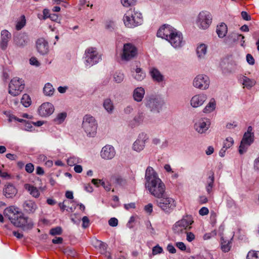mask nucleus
Segmentation results:
<instances>
[{
    "label": "nucleus",
    "mask_w": 259,
    "mask_h": 259,
    "mask_svg": "<svg viewBox=\"0 0 259 259\" xmlns=\"http://www.w3.org/2000/svg\"><path fill=\"white\" fill-rule=\"evenodd\" d=\"M14 41L16 45L20 47H23L26 45L28 41V35L25 33H19L14 36Z\"/></svg>",
    "instance_id": "23"
},
{
    "label": "nucleus",
    "mask_w": 259,
    "mask_h": 259,
    "mask_svg": "<svg viewBox=\"0 0 259 259\" xmlns=\"http://www.w3.org/2000/svg\"><path fill=\"white\" fill-rule=\"evenodd\" d=\"M186 233L187 234L186 239L188 241L191 242L195 239V235L193 233L187 231Z\"/></svg>",
    "instance_id": "58"
},
{
    "label": "nucleus",
    "mask_w": 259,
    "mask_h": 259,
    "mask_svg": "<svg viewBox=\"0 0 259 259\" xmlns=\"http://www.w3.org/2000/svg\"><path fill=\"white\" fill-rule=\"evenodd\" d=\"M98 124L95 118L90 115H85L82 123V127L90 137H94L97 133Z\"/></svg>",
    "instance_id": "6"
},
{
    "label": "nucleus",
    "mask_w": 259,
    "mask_h": 259,
    "mask_svg": "<svg viewBox=\"0 0 259 259\" xmlns=\"http://www.w3.org/2000/svg\"><path fill=\"white\" fill-rule=\"evenodd\" d=\"M216 32L219 37L223 38L227 33V25L225 23H222L220 25L217 26Z\"/></svg>",
    "instance_id": "30"
},
{
    "label": "nucleus",
    "mask_w": 259,
    "mask_h": 259,
    "mask_svg": "<svg viewBox=\"0 0 259 259\" xmlns=\"http://www.w3.org/2000/svg\"><path fill=\"white\" fill-rule=\"evenodd\" d=\"M234 143L233 138L231 137H228L224 142L223 147L228 149L231 147Z\"/></svg>",
    "instance_id": "48"
},
{
    "label": "nucleus",
    "mask_w": 259,
    "mask_h": 259,
    "mask_svg": "<svg viewBox=\"0 0 259 259\" xmlns=\"http://www.w3.org/2000/svg\"><path fill=\"white\" fill-rule=\"evenodd\" d=\"M145 179V188L152 196L156 198L164 196L166 193L165 185L152 167L147 168Z\"/></svg>",
    "instance_id": "1"
},
{
    "label": "nucleus",
    "mask_w": 259,
    "mask_h": 259,
    "mask_svg": "<svg viewBox=\"0 0 259 259\" xmlns=\"http://www.w3.org/2000/svg\"><path fill=\"white\" fill-rule=\"evenodd\" d=\"M115 153V150L112 146L106 145L102 148L100 155L103 159L108 160L112 159Z\"/></svg>",
    "instance_id": "19"
},
{
    "label": "nucleus",
    "mask_w": 259,
    "mask_h": 259,
    "mask_svg": "<svg viewBox=\"0 0 259 259\" xmlns=\"http://www.w3.org/2000/svg\"><path fill=\"white\" fill-rule=\"evenodd\" d=\"M138 55V49L136 47L131 43L124 44L121 59L124 61H130L136 58Z\"/></svg>",
    "instance_id": "11"
},
{
    "label": "nucleus",
    "mask_w": 259,
    "mask_h": 259,
    "mask_svg": "<svg viewBox=\"0 0 259 259\" xmlns=\"http://www.w3.org/2000/svg\"><path fill=\"white\" fill-rule=\"evenodd\" d=\"M176 30V29L172 26L164 24L158 30L157 36L168 40L171 35H172V34H174V32Z\"/></svg>",
    "instance_id": "16"
},
{
    "label": "nucleus",
    "mask_w": 259,
    "mask_h": 259,
    "mask_svg": "<svg viewBox=\"0 0 259 259\" xmlns=\"http://www.w3.org/2000/svg\"><path fill=\"white\" fill-rule=\"evenodd\" d=\"M216 107V102L214 98H211L209 103L206 105L203 110V112L205 113H209L212 112Z\"/></svg>",
    "instance_id": "31"
},
{
    "label": "nucleus",
    "mask_w": 259,
    "mask_h": 259,
    "mask_svg": "<svg viewBox=\"0 0 259 259\" xmlns=\"http://www.w3.org/2000/svg\"><path fill=\"white\" fill-rule=\"evenodd\" d=\"M207 52V46L204 44H199L196 49V55L198 60H204Z\"/></svg>",
    "instance_id": "26"
},
{
    "label": "nucleus",
    "mask_w": 259,
    "mask_h": 259,
    "mask_svg": "<svg viewBox=\"0 0 259 259\" xmlns=\"http://www.w3.org/2000/svg\"><path fill=\"white\" fill-rule=\"evenodd\" d=\"M108 223L111 227H116L118 225V220L115 218H112L109 220Z\"/></svg>",
    "instance_id": "56"
},
{
    "label": "nucleus",
    "mask_w": 259,
    "mask_h": 259,
    "mask_svg": "<svg viewBox=\"0 0 259 259\" xmlns=\"http://www.w3.org/2000/svg\"><path fill=\"white\" fill-rule=\"evenodd\" d=\"M30 64L32 65L38 67L40 65V63L38 61L37 59L35 57H31L30 59Z\"/></svg>",
    "instance_id": "57"
},
{
    "label": "nucleus",
    "mask_w": 259,
    "mask_h": 259,
    "mask_svg": "<svg viewBox=\"0 0 259 259\" xmlns=\"http://www.w3.org/2000/svg\"><path fill=\"white\" fill-rule=\"evenodd\" d=\"M24 87L25 84L22 79L14 77L9 83V93L13 96H18L24 90Z\"/></svg>",
    "instance_id": "10"
},
{
    "label": "nucleus",
    "mask_w": 259,
    "mask_h": 259,
    "mask_svg": "<svg viewBox=\"0 0 259 259\" xmlns=\"http://www.w3.org/2000/svg\"><path fill=\"white\" fill-rule=\"evenodd\" d=\"M103 106L108 113H111L114 109L112 102L110 99H106L104 100Z\"/></svg>",
    "instance_id": "36"
},
{
    "label": "nucleus",
    "mask_w": 259,
    "mask_h": 259,
    "mask_svg": "<svg viewBox=\"0 0 259 259\" xmlns=\"http://www.w3.org/2000/svg\"><path fill=\"white\" fill-rule=\"evenodd\" d=\"M24 188L29 192L30 194L33 197L37 198L39 196V192L36 187L30 184H26L24 185Z\"/></svg>",
    "instance_id": "32"
},
{
    "label": "nucleus",
    "mask_w": 259,
    "mask_h": 259,
    "mask_svg": "<svg viewBox=\"0 0 259 259\" xmlns=\"http://www.w3.org/2000/svg\"><path fill=\"white\" fill-rule=\"evenodd\" d=\"M176 246L181 250L184 251L186 249L185 244L182 242H177L176 243Z\"/></svg>",
    "instance_id": "63"
},
{
    "label": "nucleus",
    "mask_w": 259,
    "mask_h": 259,
    "mask_svg": "<svg viewBox=\"0 0 259 259\" xmlns=\"http://www.w3.org/2000/svg\"><path fill=\"white\" fill-rule=\"evenodd\" d=\"M38 114L42 117H47L51 115L54 111V107L52 104L46 102L42 104L39 107Z\"/></svg>",
    "instance_id": "17"
},
{
    "label": "nucleus",
    "mask_w": 259,
    "mask_h": 259,
    "mask_svg": "<svg viewBox=\"0 0 259 259\" xmlns=\"http://www.w3.org/2000/svg\"><path fill=\"white\" fill-rule=\"evenodd\" d=\"M240 38L242 39L241 41L244 43L245 41L243 40L244 38V36L243 35L236 33H231L227 37L226 41L228 43L231 44L239 40Z\"/></svg>",
    "instance_id": "29"
},
{
    "label": "nucleus",
    "mask_w": 259,
    "mask_h": 259,
    "mask_svg": "<svg viewBox=\"0 0 259 259\" xmlns=\"http://www.w3.org/2000/svg\"><path fill=\"white\" fill-rule=\"evenodd\" d=\"M144 114L143 113H139L135 117L134 121L138 124L142 122L144 119Z\"/></svg>",
    "instance_id": "50"
},
{
    "label": "nucleus",
    "mask_w": 259,
    "mask_h": 259,
    "mask_svg": "<svg viewBox=\"0 0 259 259\" xmlns=\"http://www.w3.org/2000/svg\"><path fill=\"white\" fill-rule=\"evenodd\" d=\"M101 186L107 191H109L111 190V185L108 183H106L105 182L102 181L101 182Z\"/></svg>",
    "instance_id": "62"
},
{
    "label": "nucleus",
    "mask_w": 259,
    "mask_h": 259,
    "mask_svg": "<svg viewBox=\"0 0 259 259\" xmlns=\"http://www.w3.org/2000/svg\"><path fill=\"white\" fill-rule=\"evenodd\" d=\"M66 116L67 114L66 112L59 113L57 115L53 121L56 124H61L65 120Z\"/></svg>",
    "instance_id": "37"
},
{
    "label": "nucleus",
    "mask_w": 259,
    "mask_h": 259,
    "mask_svg": "<svg viewBox=\"0 0 259 259\" xmlns=\"http://www.w3.org/2000/svg\"><path fill=\"white\" fill-rule=\"evenodd\" d=\"M144 101L145 106L153 113H159L164 105V101L155 95L147 96Z\"/></svg>",
    "instance_id": "4"
},
{
    "label": "nucleus",
    "mask_w": 259,
    "mask_h": 259,
    "mask_svg": "<svg viewBox=\"0 0 259 259\" xmlns=\"http://www.w3.org/2000/svg\"><path fill=\"white\" fill-rule=\"evenodd\" d=\"M148 140V137L146 134L143 133L140 134L137 139L133 144L132 149L137 152H140L144 149Z\"/></svg>",
    "instance_id": "14"
},
{
    "label": "nucleus",
    "mask_w": 259,
    "mask_h": 259,
    "mask_svg": "<svg viewBox=\"0 0 259 259\" xmlns=\"http://www.w3.org/2000/svg\"><path fill=\"white\" fill-rule=\"evenodd\" d=\"M221 248L222 250L227 252H228L231 248L230 242L228 241H225L224 239L222 237L221 238Z\"/></svg>",
    "instance_id": "41"
},
{
    "label": "nucleus",
    "mask_w": 259,
    "mask_h": 259,
    "mask_svg": "<svg viewBox=\"0 0 259 259\" xmlns=\"http://www.w3.org/2000/svg\"><path fill=\"white\" fill-rule=\"evenodd\" d=\"M111 181L119 185H123L125 183V180L120 177H113L112 178Z\"/></svg>",
    "instance_id": "45"
},
{
    "label": "nucleus",
    "mask_w": 259,
    "mask_h": 259,
    "mask_svg": "<svg viewBox=\"0 0 259 259\" xmlns=\"http://www.w3.org/2000/svg\"><path fill=\"white\" fill-rule=\"evenodd\" d=\"M241 16L244 20L248 21L251 20V17L248 15L247 12L242 11L241 12Z\"/></svg>",
    "instance_id": "64"
},
{
    "label": "nucleus",
    "mask_w": 259,
    "mask_h": 259,
    "mask_svg": "<svg viewBox=\"0 0 259 259\" xmlns=\"http://www.w3.org/2000/svg\"><path fill=\"white\" fill-rule=\"evenodd\" d=\"M242 80L244 87H246L248 89H251L256 83V81L255 80L250 79L246 76H243Z\"/></svg>",
    "instance_id": "35"
},
{
    "label": "nucleus",
    "mask_w": 259,
    "mask_h": 259,
    "mask_svg": "<svg viewBox=\"0 0 259 259\" xmlns=\"http://www.w3.org/2000/svg\"><path fill=\"white\" fill-rule=\"evenodd\" d=\"M67 162L69 166L75 165L76 163H79V159L77 157H71L67 159Z\"/></svg>",
    "instance_id": "47"
},
{
    "label": "nucleus",
    "mask_w": 259,
    "mask_h": 259,
    "mask_svg": "<svg viewBox=\"0 0 259 259\" xmlns=\"http://www.w3.org/2000/svg\"><path fill=\"white\" fill-rule=\"evenodd\" d=\"M84 64L87 67H91L99 63L102 59L101 55L94 47L88 48L84 52Z\"/></svg>",
    "instance_id": "8"
},
{
    "label": "nucleus",
    "mask_w": 259,
    "mask_h": 259,
    "mask_svg": "<svg viewBox=\"0 0 259 259\" xmlns=\"http://www.w3.org/2000/svg\"><path fill=\"white\" fill-rule=\"evenodd\" d=\"M144 209L147 212L151 213L153 211V204L152 203H148L145 206Z\"/></svg>",
    "instance_id": "59"
},
{
    "label": "nucleus",
    "mask_w": 259,
    "mask_h": 259,
    "mask_svg": "<svg viewBox=\"0 0 259 259\" xmlns=\"http://www.w3.org/2000/svg\"><path fill=\"white\" fill-rule=\"evenodd\" d=\"M124 79V75L121 72H116L114 74V80L119 83L121 82Z\"/></svg>",
    "instance_id": "44"
},
{
    "label": "nucleus",
    "mask_w": 259,
    "mask_h": 259,
    "mask_svg": "<svg viewBox=\"0 0 259 259\" xmlns=\"http://www.w3.org/2000/svg\"><path fill=\"white\" fill-rule=\"evenodd\" d=\"M193 223V220L192 217L186 215L174 225L172 227L174 232L179 235L185 234L187 230L191 228V225Z\"/></svg>",
    "instance_id": "7"
},
{
    "label": "nucleus",
    "mask_w": 259,
    "mask_h": 259,
    "mask_svg": "<svg viewBox=\"0 0 259 259\" xmlns=\"http://www.w3.org/2000/svg\"><path fill=\"white\" fill-rule=\"evenodd\" d=\"M136 0H121V3L124 7H128L136 4Z\"/></svg>",
    "instance_id": "52"
},
{
    "label": "nucleus",
    "mask_w": 259,
    "mask_h": 259,
    "mask_svg": "<svg viewBox=\"0 0 259 259\" xmlns=\"http://www.w3.org/2000/svg\"><path fill=\"white\" fill-rule=\"evenodd\" d=\"M214 177L213 174L208 177V184L206 187V189L208 194L210 193L213 186Z\"/></svg>",
    "instance_id": "42"
},
{
    "label": "nucleus",
    "mask_w": 259,
    "mask_h": 259,
    "mask_svg": "<svg viewBox=\"0 0 259 259\" xmlns=\"http://www.w3.org/2000/svg\"><path fill=\"white\" fill-rule=\"evenodd\" d=\"M145 94V91L143 88L138 87L133 92V99L135 101L140 102L142 101Z\"/></svg>",
    "instance_id": "27"
},
{
    "label": "nucleus",
    "mask_w": 259,
    "mask_h": 259,
    "mask_svg": "<svg viewBox=\"0 0 259 259\" xmlns=\"http://www.w3.org/2000/svg\"><path fill=\"white\" fill-rule=\"evenodd\" d=\"M150 74L152 78L157 82H161L163 79V76L157 69L153 68Z\"/></svg>",
    "instance_id": "33"
},
{
    "label": "nucleus",
    "mask_w": 259,
    "mask_h": 259,
    "mask_svg": "<svg viewBox=\"0 0 259 259\" xmlns=\"http://www.w3.org/2000/svg\"><path fill=\"white\" fill-rule=\"evenodd\" d=\"M4 214L7 217L11 223L17 227L22 228L23 230H29L32 228L33 223L31 219L24 217V214L18 211V209L14 206L6 208Z\"/></svg>",
    "instance_id": "2"
},
{
    "label": "nucleus",
    "mask_w": 259,
    "mask_h": 259,
    "mask_svg": "<svg viewBox=\"0 0 259 259\" xmlns=\"http://www.w3.org/2000/svg\"><path fill=\"white\" fill-rule=\"evenodd\" d=\"M64 253L67 255H69L72 257H74L77 254L75 250L68 247L65 249Z\"/></svg>",
    "instance_id": "51"
},
{
    "label": "nucleus",
    "mask_w": 259,
    "mask_h": 259,
    "mask_svg": "<svg viewBox=\"0 0 259 259\" xmlns=\"http://www.w3.org/2000/svg\"><path fill=\"white\" fill-rule=\"evenodd\" d=\"M252 127L249 126L243 135L239 148V152L242 154L246 152L248 147L253 143L254 134L252 133Z\"/></svg>",
    "instance_id": "9"
},
{
    "label": "nucleus",
    "mask_w": 259,
    "mask_h": 259,
    "mask_svg": "<svg viewBox=\"0 0 259 259\" xmlns=\"http://www.w3.org/2000/svg\"><path fill=\"white\" fill-rule=\"evenodd\" d=\"M36 47L38 52L42 55L47 54L49 52L48 42L43 38L37 39L36 42Z\"/></svg>",
    "instance_id": "20"
},
{
    "label": "nucleus",
    "mask_w": 259,
    "mask_h": 259,
    "mask_svg": "<svg viewBox=\"0 0 259 259\" xmlns=\"http://www.w3.org/2000/svg\"><path fill=\"white\" fill-rule=\"evenodd\" d=\"M92 244L97 249L99 250L101 253L105 254L107 251V245L101 240L96 238L92 240Z\"/></svg>",
    "instance_id": "25"
},
{
    "label": "nucleus",
    "mask_w": 259,
    "mask_h": 259,
    "mask_svg": "<svg viewBox=\"0 0 259 259\" xmlns=\"http://www.w3.org/2000/svg\"><path fill=\"white\" fill-rule=\"evenodd\" d=\"M24 210L28 213H33L37 208L35 203L30 200H26L23 203Z\"/></svg>",
    "instance_id": "28"
},
{
    "label": "nucleus",
    "mask_w": 259,
    "mask_h": 259,
    "mask_svg": "<svg viewBox=\"0 0 259 259\" xmlns=\"http://www.w3.org/2000/svg\"><path fill=\"white\" fill-rule=\"evenodd\" d=\"M246 61L250 65H253L254 64V59L251 54H247Z\"/></svg>",
    "instance_id": "60"
},
{
    "label": "nucleus",
    "mask_w": 259,
    "mask_h": 259,
    "mask_svg": "<svg viewBox=\"0 0 259 259\" xmlns=\"http://www.w3.org/2000/svg\"><path fill=\"white\" fill-rule=\"evenodd\" d=\"M133 76L137 80L141 81L145 77V73L142 71L140 68H137L135 72H133Z\"/></svg>",
    "instance_id": "34"
},
{
    "label": "nucleus",
    "mask_w": 259,
    "mask_h": 259,
    "mask_svg": "<svg viewBox=\"0 0 259 259\" xmlns=\"http://www.w3.org/2000/svg\"><path fill=\"white\" fill-rule=\"evenodd\" d=\"M207 96L201 93L193 96L190 100V105L193 108L201 106L207 100Z\"/></svg>",
    "instance_id": "18"
},
{
    "label": "nucleus",
    "mask_w": 259,
    "mask_h": 259,
    "mask_svg": "<svg viewBox=\"0 0 259 259\" xmlns=\"http://www.w3.org/2000/svg\"><path fill=\"white\" fill-rule=\"evenodd\" d=\"M3 193L7 198H12L17 193V190L13 185L9 183L5 185Z\"/></svg>",
    "instance_id": "24"
},
{
    "label": "nucleus",
    "mask_w": 259,
    "mask_h": 259,
    "mask_svg": "<svg viewBox=\"0 0 259 259\" xmlns=\"http://www.w3.org/2000/svg\"><path fill=\"white\" fill-rule=\"evenodd\" d=\"M54 92V89L53 85L50 83H47L45 84L44 88V93L45 95L51 96L53 95Z\"/></svg>",
    "instance_id": "39"
},
{
    "label": "nucleus",
    "mask_w": 259,
    "mask_h": 259,
    "mask_svg": "<svg viewBox=\"0 0 259 259\" xmlns=\"http://www.w3.org/2000/svg\"><path fill=\"white\" fill-rule=\"evenodd\" d=\"M175 48H181L184 45L182 33L177 29L174 32V34L168 38L167 40Z\"/></svg>",
    "instance_id": "15"
},
{
    "label": "nucleus",
    "mask_w": 259,
    "mask_h": 259,
    "mask_svg": "<svg viewBox=\"0 0 259 259\" xmlns=\"http://www.w3.org/2000/svg\"><path fill=\"white\" fill-rule=\"evenodd\" d=\"M247 259H259V251H249L247 255Z\"/></svg>",
    "instance_id": "43"
},
{
    "label": "nucleus",
    "mask_w": 259,
    "mask_h": 259,
    "mask_svg": "<svg viewBox=\"0 0 259 259\" xmlns=\"http://www.w3.org/2000/svg\"><path fill=\"white\" fill-rule=\"evenodd\" d=\"M26 20L24 15H22L19 20L16 23V29L17 30H20L22 29L26 25Z\"/></svg>",
    "instance_id": "38"
},
{
    "label": "nucleus",
    "mask_w": 259,
    "mask_h": 259,
    "mask_svg": "<svg viewBox=\"0 0 259 259\" xmlns=\"http://www.w3.org/2000/svg\"><path fill=\"white\" fill-rule=\"evenodd\" d=\"M209 124L207 123L205 119L201 118L194 124V129L200 134L204 133L209 128Z\"/></svg>",
    "instance_id": "22"
},
{
    "label": "nucleus",
    "mask_w": 259,
    "mask_h": 259,
    "mask_svg": "<svg viewBox=\"0 0 259 259\" xmlns=\"http://www.w3.org/2000/svg\"><path fill=\"white\" fill-rule=\"evenodd\" d=\"M163 249L158 245L154 246L152 249V254L155 255L162 252Z\"/></svg>",
    "instance_id": "53"
},
{
    "label": "nucleus",
    "mask_w": 259,
    "mask_h": 259,
    "mask_svg": "<svg viewBox=\"0 0 259 259\" xmlns=\"http://www.w3.org/2000/svg\"><path fill=\"white\" fill-rule=\"evenodd\" d=\"M82 226L83 228H87L90 226V220L87 217L84 216L82 219Z\"/></svg>",
    "instance_id": "54"
},
{
    "label": "nucleus",
    "mask_w": 259,
    "mask_h": 259,
    "mask_svg": "<svg viewBox=\"0 0 259 259\" xmlns=\"http://www.w3.org/2000/svg\"><path fill=\"white\" fill-rule=\"evenodd\" d=\"M62 233V229L61 227H56L51 229L50 231V234L53 236L61 235Z\"/></svg>",
    "instance_id": "46"
},
{
    "label": "nucleus",
    "mask_w": 259,
    "mask_h": 259,
    "mask_svg": "<svg viewBox=\"0 0 259 259\" xmlns=\"http://www.w3.org/2000/svg\"><path fill=\"white\" fill-rule=\"evenodd\" d=\"M154 203L166 213H170L175 208L177 204L174 199L169 197L166 192L164 196L157 198Z\"/></svg>",
    "instance_id": "5"
},
{
    "label": "nucleus",
    "mask_w": 259,
    "mask_h": 259,
    "mask_svg": "<svg viewBox=\"0 0 259 259\" xmlns=\"http://www.w3.org/2000/svg\"><path fill=\"white\" fill-rule=\"evenodd\" d=\"M21 103L25 107H29L31 103V100L29 95L24 94L21 98Z\"/></svg>",
    "instance_id": "40"
},
{
    "label": "nucleus",
    "mask_w": 259,
    "mask_h": 259,
    "mask_svg": "<svg viewBox=\"0 0 259 259\" xmlns=\"http://www.w3.org/2000/svg\"><path fill=\"white\" fill-rule=\"evenodd\" d=\"M124 25L128 28H134L142 24L143 18L142 14L135 9H130L123 17Z\"/></svg>",
    "instance_id": "3"
},
{
    "label": "nucleus",
    "mask_w": 259,
    "mask_h": 259,
    "mask_svg": "<svg viewBox=\"0 0 259 259\" xmlns=\"http://www.w3.org/2000/svg\"><path fill=\"white\" fill-rule=\"evenodd\" d=\"M210 84L209 78L205 74H199L193 79V85L200 90H205L208 89Z\"/></svg>",
    "instance_id": "12"
},
{
    "label": "nucleus",
    "mask_w": 259,
    "mask_h": 259,
    "mask_svg": "<svg viewBox=\"0 0 259 259\" xmlns=\"http://www.w3.org/2000/svg\"><path fill=\"white\" fill-rule=\"evenodd\" d=\"M11 38V34L7 30L1 31V39L0 41V48L5 51L7 48L8 42Z\"/></svg>",
    "instance_id": "21"
},
{
    "label": "nucleus",
    "mask_w": 259,
    "mask_h": 259,
    "mask_svg": "<svg viewBox=\"0 0 259 259\" xmlns=\"http://www.w3.org/2000/svg\"><path fill=\"white\" fill-rule=\"evenodd\" d=\"M209 210L207 207H203L199 211V213L201 215H205L208 213Z\"/></svg>",
    "instance_id": "61"
},
{
    "label": "nucleus",
    "mask_w": 259,
    "mask_h": 259,
    "mask_svg": "<svg viewBox=\"0 0 259 259\" xmlns=\"http://www.w3.org/2000/svg\"><path fill=\"white\" fill-rule=\"evenodd\" d=\"M211 23V15L207 12H200L197 17L196 23L197 26L201 29H207Z\"/></svg>",
    "instance_id": "13"
},
{
    "label": "nucleus",
    "mask_w": 259,
    "mask_h": 259,
    "mask_svg": "<svg viewBox=\"0 0 259 259\" xmlns=\"http://www.w3.org/2000/svg\"><path fill=\"white\" fill-rule=\"evenodd\" d=\"M4 114L9 117V121L12 122L13 120H16L19 122H22L23 120V119H20L16 117H15L14 115H12L10 114V112L8 111H5Z\"/></svg>",
    "instance_id": "49"
},
{
    "label": "nucleus",
    "mask_w": 259,
    "mask_h": 259,
    "mask_svg": "<svg viewBox=\"0 0 259 259\" xmlns=\"http://www.w3.org/2000/svg\"><path fill=\"white\" fill-rule=\"evenodd\" d=\"M25 170L28 173H31L34 170V165L31 163L26 164L25 165Z\"/></svg>",
    "instance_id": "55"
}]
</instances>
